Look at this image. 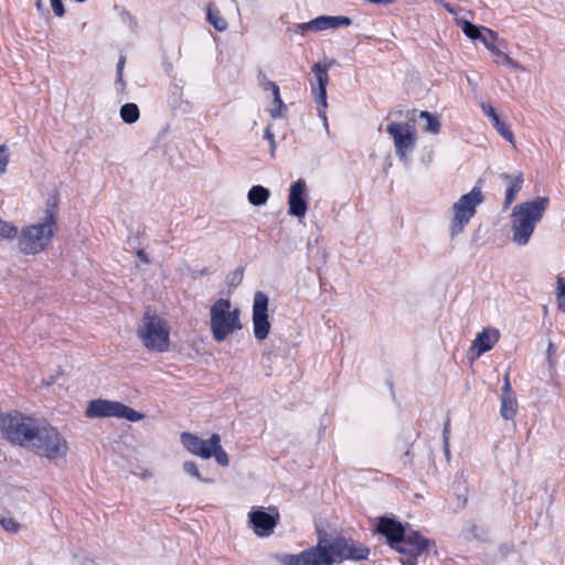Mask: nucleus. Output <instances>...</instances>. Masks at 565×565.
<instances>
[{
	"mask_svg": "<svg viewBox=\"0 0 565 565\" xmlns=\"http://www.w3.org/2000/svg\"><path fill=\"white\" fill-rule=\"evenodd\" d=\"M3 428L11 443L50 460L62 458L68 451L66 439L45 422L15 415L3 420Z\"/></svg>",
	"mask_w": 565,
	"mask_h": 565,
	"instance_id": "obj_1",
	"label": "nucleus"
},
{
	"mask_svg": "<svg viewBox=\"0 0 565 565\" xmlns=\"http://www.w3.org/2000/svg\"><path fill=\"white\" fill-rule=\"evenodd\" d=\"M550 205L547 196H537L512 207L510 215V239L519 247L526 246L544 218Z\"/></svg>",
	"mask_w": 565,
	"mask_h": 565,
	"instance_id": "obj_2",
	"label": "nucleus"
},
{
	"mask_svg": "<svg viewBox=\"0 0 565 565\" xmlns=\"http://www.w3.org/2000/svg\"><path fill=\"white\" fill-rule=\"evenodd\" d=\"M170 326L157 312L147 309L138 326L137 335L150 352L163 353L170 347Z\"/></svg>",
	"mask_w": 565,
	"mask_h": 565,
	"instance_id": "obj_3",
	"label": "nucleus"
},
{
	"mask_svg": "<svg viewBox=\"0 0 565 565\" xmlns=\"http://www.w3.org/2000/svg\"><path fill=\"white\" fill-rule=\"evenodd\" d=\"M241 310L228 299H217L210 308V330L216 342L242 329Z\"/></svg>",
	"mask_w": 565,
	"mask_h": 565,
	"instance_id": "obj_4",
	"label": "nucleus"
},
{
	"mask_svg": "<svg viewBox=\"0 0 565 565\" xmlns=\"http://www.w3.org/2000/svg\"><path fill=\"white\" fill-rule=\"evenodd\" d=\"M55 226V221L49 213L38 223L23 227L19 236L20 250L25 255H35L44 250L54 236Z\"/></svg>",
	"mask_w": 565,
	"mask_h": 565,
	"instance_id": "obj_5",
	"label": "nucleus"
},
{
	"mask_svg": "<svg viewBox=\"0 0 565 565\" xmlns=\"http://www.w3.org/2000/svg\"><path fill=\"white\" fill-rule=\"evenodd\" d=\"M319 534L324 542L327 553L331 556L332 565L345 561H364L370 555V550L358 541L321 531Z\"/></svg>",
	"mask_w": 565,
	"mask_h": 565,
	"instance_id": "obj_6",
	"label": "nucleus"
},
{
	"mask_svg": "<svg viewBox=\"0 0 565 565\" xmlns=\"http://www.w3.org/2000/svg\"><path fill=\"white\" fill-rule=\"evenodd\" d=\"M483 199L482 190L479 186H473L469 193L461 195L452 204L449 224V232L452 237L462 233L476 215L477 207L483 202Z\"/></svg>",
	"mask_w": 565,
	"mask_h": 565,
	"instance_id": "obj_7",
	"label": "nucleus"
},
{
	"mask_svg": "<svg viewBox=\"0 0 565 565\" xmlns=\"http://www.w3.org/2000/svg\"><path fill=\"white\" fill-rule=\"evenodd\" d=\"M180 439L184 448L192 455L203 459L214 457L222 467L230 465L228 456L221 445L220 435L213 434L207 440H204L191 433H182Z\"/></svg>",
	"mask_w": 565,
	"mask_h": 565,
	"instance_id": "obj_8",
	"label": "nucleus"
},
{
	"mask_svg": "<svg viewBox=\"0 0 565 565\" xmlns=\"http://www.w3.org/2000/svg\"><path fill=\"white\" fill-rule=\"evenodd\" d=\"M85 415L88 418L116 417L136 423L145 418L142 413L116 401L93 399L88 402Z\"/></svg>",
	"mask_w": 565,
	"mask_h": 565,
	"instance_id": "obj_9",
	"label": "nucleus"
},
{
	"mask_svg": "<svg viewBox=\"0 0 565 565\" xmlns=\"http://www.w3.org/2000/svg\"><path fill=\"white\" fill-rule=\"evenodd\" d=\"M279 565H332L331 556L327 553L324 542L318 533L315 546L297 554H279L275 556Z\"/></svg>",
	"mask_w": 565,
	"mask_h": 565,
	"instance_id": "obj_10",
	"label": "nucleus"
},
{
	"mask_svg": "<svg viewBox=\"0 0 565 565\" xmlns=\"http://www.w3.org/2000/svg\"><path fill=\"white\" fill-rule=\"evenodd\" d=\"M434 542L422 536L418 532H406L401 542L394 547L396 552L404 555L401 558L402 565H416L417 557L429 551Z\"/></svg>",
	"mask_w": 565,
	"mask_h": 565,
	"instance_id": "obj_11",
	"label": "nucleus"
},
{
	"mask_svg": "<svg viewBox=\"0 0 565 565\" xmlns=\"http://www.w3.org/2000/svg\"><path fill=\"white\" fill-rule=\"evenodd\" d=\"M387 134L393 138L395 153L399 160L407 162L409 153L416 146V134L408 122L392 121L386 127Z\"/></svg>",
	"mask_w": 565,
	"mask_h": 565,
	"instance_id": "obj_12",
	"label": "nucleus"
},
{
	"mask_svg": "<svg viewBox=\"0 0 565 565\" xmlns=\"http://www.w3.org/2000/svg\"><path fill=\"white\" fill-rule=\"evenodd\" d=\"M279 512L275 507L252 508L248 513V523L258 537L270 536L279 523Z\"/></svg>",
	"mask_w": 565,
	"mask_h": 565,
	"instance_id": "obj_13",
	"label": "nucleus"
},
{
	"mask_svg": "<svg viewBox=\"0 0 565 565\" xmlns=\"http://www.w3.org/2000/svg\"><path fill=\"white\" fill-rule=\"evenodd\" d=\"M329 64L316 63L312 66V73L316 77V83L311 84V92L315 96V102L317 104L318 116L323 122L324 129L328 131V117L326 109L328 107L327 102V85L329 82L328 71Z\"/></svg>",
	"mask_w": 565,
	"mask_h": 565,
	"instance_id": "obj_14",
	"label": "nucleus"
},
{
	"mask_svg": "<svg viewBox=\"0 0 565 565\" xmlns=\"http://www.w3.org/2000/svg\"><path fill=\"white\" fill-rule=\"evenodd\" d=\"M268 296L263 291H256L253 299V331L257 340L267 338L270 330L268 320Z\"/></svg>",
	"mask_w": 565,
	"mask_h": 565,
	"instance_id": "obj_15",
	"label": "nucleus"
},
{
	"mask_svg": "<svg viewBox=\"0 0 565 565\" xmlns=\"http://www.w3.org/2000/svg\"><path fill=\"white\" fill-rule=\"evenodd\" d=\"M307 210V185L305 180L299 179L289 188L288 213L300 218L306 215Z\"/></svg>",
	"mask_w": 565,
	"mask_h": 565,
	"instance_id": "obj_16",
	"label": "nucleus"
},
{
	"mask_svg": "<svg viewBox=\"0 0 565 565\" xmlns=\"http://www.w3.org/2000/svg\"><path fill=\"white\" fill-rule=\"evenodd\" d=\"M376 531L381 535L385 536L388 545L392 548H394L398 542H401L407 532L401 522L388 516H381L379 519Z\"/></svg>",
	"mask_w": 565,
	"mask_h": 565,
	"instance_id": "obj_17",
	"label": "nucleus"
},
{
	"mask_svg": "<svg viewBox=\"0 0 565 565\" xmlns=\"http://www.w3.org/2000/svg\"><path fill=\"white\" fill-rule=\"evenodd\" d=\"M500 339L499 330L494 328L483 329L476 335V339L472 342L471 350L475 352L476 356L479 358L483 353L490 351L494 344Z\"/></svg>",
	"mask_w": 565,
	"mask_h": 565,
	"instance_id": "obj_18",
	"label": "nucleus"
},
{
	"mask_svg": "<svg viewBox=\"0 0 565 565\" xmlns=\"http://www.w3.org/2000/svg\"><path fill=\"white\" fill-rule=\"evenodd\" d=\"M500 179L505 184V198L503 209H508L515 200L516 194L521 191L524 181L523 173L516 171L514 173H501Z\"/></svg>",
	"mask_w": 565,
	"mask_h": 565,
	"instance_id": "obj_19",
	"label": "nucleus"
},
{
	"mask_svg": "<svg viewBox=\"0 0 565 565\" xmlns=\"http://www.w3.org/2000/svg\"><path fill=\"white\" fill-rule=\"evenodd\" d=\"M315 20V26L316 32L330 30V29H338L342 26H349L351 25L352 21L348 17H332V15H320L317 17Z\"/></svg>",
	"mask_w": 565,
	"mask_h": 565,
	"instance_id": "obj_20",
	"label": "nucleus"
},
{
	"mask_svg": "<svg viewBox=\"0 0 565 565\" xmlns=\"http://www.w3.org/2000/svg\"><path fill=\"white\" fill-rule=\"evenodd\" d=\"M518 412V401L515 394H501L500 414L503 419L511 420Z\"/></svg>",
	"mask_w": 565,
	"mask_h": 565,
	"instance_id": "obj_21",
	"label": "nucleus"
},
{
	"mask_svg": "<svg viewBox=\"0 0 565 565\" xmlns=\"http://www.w3.org/2000/svg\"><path fill=\"white\" fill-rule=\"evenodd\" d=\"M270 196V192L263 185H253L248 191L247 199L252 205L260 206L266 204Z\"/></svg>",
	"mask_w": 565,
	"mask_h": 565,
	"instance_id": "obj_22",
	"label": "nucleus"
},
{
	"mask_svg": "<svg viewBox=\"0 0 565 565\" xmlns=\"http://www.w3.org/2000/svg\"><path fill=\"white\" fill-rule=\"evenodd\" d=\"M206 19L216 31L223 32L227 29L226 20L221 15L218 10L213 8L212 4L207 6Z\"/></svg>",
	"mask_w": 565,
	"mask_h": 565,
	"instance_id": "obj_23",
	"label": "nucleus"
},
{
	"mask_svg": "<svg viewBox=\"0 0 565 565\" xmlns=\"http://www.w3.org/2000/svg\"><path fill=\"white\" fill-rule=\"evenodd\" d=\"M139 117L140 111L136 104L127 103L120 107V118L124 122L134 124L139 119Z\"/></svg>",
	"mask_w": 565,
	"mask_h": 565,
	"instance_id": "obj_24",
	"label": "nucleus"
},
{
	"mask_svg": "<svg viewBox=\"0 0 565 565\" xmlns=\"http://www.w3.org/2000/svg\"><path fill=\"white\" fill-rule=\"evenodd\" d=\"M491 54L494 56V62L499 65H507L511 68L519 70L520 65L518 62L512 60L508 54L502 52L498 46L492 49Z\"/></svg>",
	"mask_w": 565,
	"mask_h": 565,
	"instance_id": "obj_25",
	"label": "nucleus"
},
{
	"mask_svg": "<svg viewBox=\"0 0 565 565\" xmlns=\"http://www.w3.org/2000/svg\"><path fill=\"white\" fill-rule=\"evenodd\" d=\"M462 33L470 40H480L483 30L467 20L459 21Z\"/></svg>",
	"mask_w": 565,
	"mask_h": 565,
	"instance_id": "obj_26",
	"label": "nucleus"
},
{
	"mask_svg": "<svg viewBox=\"0 0 565 565\" xmlns=\"http://www.w3.org/2000/svg\"><path fill=\"white\" fill-rule=\"evenodd\" d=\"M420 119L425 120L424 130L429 134H437L440 128L438 118L428 111H422L419 115Z\"/></svg>",
	"mask_w": 565,
	"mask_h": 565,
	"instance_id": "obj_27",
	"label": "nucleus"
},
{
	"mask_svg": "<svg viewBox=\"0 0 565 565\" xmlns=\"http://www.w3.org/2000/svg\"><path fill=\"white\" fill-rule=\"evenodd\" d=\"M258 82H259V86L263 88V90L271 92L273 98L277 99V100L279 99L280 89H279V86L275 82L269 81L263 73L259 74Z\"/></svg>",
	"mask_w": 565,
	"mask_h": 565,
	"instance_id": "obj_28",
	"label": "nucleus"
},
{
	"mask_svg": "<svg viewBox=\"0 0 565 565\" xmlns=\"http://www.w3.org/2000/svg\"><path fill=\"white\" fill-rule=\"evenodd\" d=\"M17 234L18 230L12 223L0 218V239H12Z\"/></svg>",
	"mask_w": 565,
	"mask_h": 565,
	"instance_id": "obj_29",
	"label": "nucleus"
},
{
	"mask_svg": "<svg viewBox=\"0 0 565 565\" xmlns=\"http://www.w3.org/2000/svg\"><path fill=\"white\" fill-rule=\"evenodd\" d=\"M0 524L7 532L10 533H17L21 529L20 523L14 518L9 515L1 516Z\"/></svg>",
	"mask_w": 565,
	"mask_h": 565,
	"instance_id": "obj_30",
	"label": "nucleus"
},
{
	"mask_svg": "<svg viewBox=\"0 0 565 565\" xmlns=\"http://www.w3.org/2000/svg\"><path fill=\"white\" fill-rule=\"evenodd\" d=\"M483 30V33L480 38V41L484 44V46L491 51L492 49H494L497 46L495 42H497V34L491 31L490 29H487V28H482Z\"/></svg>",
	"mask_w": 565,
	"mask_h": 565,
	"instance_id": "obj_31",
	"label": "nucleus"
},
{
	"mask_svg": "<svg viewBox=\"0 0 565 565\" xmlns=\"http://www.w3.org/2000/svg\"><path fill=\"white\" fill-rule=\"evenodd\" d=\"M492 125L503 138H505L510 142H513V134L510 131L508 126L503 121H501L500 118H495Z\"/></svg>",
	"mask_w": 565,
	"mask_h": 565,
	"instance_id": "obj_32",
	"label": "nucleus"
},
{
	"mask_svg": "<svg viewBox=\"0 0 565 565\" xmlns=\"http://www.w3.org/2000/svg\"><path fill=\"white\" fill-rule=\"evenodd\" d=\"M183 471L190 477H193L199 481H203L200 470L194 461L188 460L183 462Z\"/></svg>",
	"mask_w": 565,
	"mask_h": 565,
	"instance_id": "obj_33",
	"label": "nucleus"
},
{
	"mask_svg": "<svg viewBox=\"0 0 565 565\" xmlns=\"http://www.w3.org/2000/svg\"><path fill=\"white\" fill-rule=\"evenodd\" d=\"M57 203H58L57 196L50 195L46 200V209L44 211L43 216H47L50 213V214H52L53 221L56 222L55 215H56V210H57Z\"/></svg>",
	"mask_w": 565,
	"mask_h": 565,
	"instance_id": "obj_34",
	"label": "nucleus"
},
{
	"mask_svg": "<svg viewBox=\"0 0 565 565\" xmlns=\"http://www.w3.org/2000/svg\"><path fill=\"white\" fill-rule=\"evenodd\" d=\"M556 296L558 300V308H565V281L562 277L557 278V290Z\"/></svg>",
	"mask_w": 565,
	"mask_h": 565,
	"instance_id": "obj_35",
	"label": "nucleus"
},
{
	"mask_svg": "<svg viewBox=\"0 0 565 565\" xmlns=\"http://www.w3.org/2000/svg\"><path fill=\"white\" fill-rule=\"evenodd\" d=\"M286 106L279 96V99H274V106L269 109V114L273 118H280L282 117V109H285Z\"/></svg>",
	"mask_w": 565,
	"mask_h": 565,
	"instance_id": "obj_36",
	"label": "nucleus"
},
{
	"mask_svg": "<svg viewBox=\"0 0 565 565\" xmlns=\"http://www.w3.org/2000/svg\"><path fill=\"white\" fill-rule=\"evenodd\" d=\"M9 163V152L6 145L0 146V174L4 173Z\"/></svg>",
	"mask_w": 565,
	"mask_h": 565,
	"instance_id": "obj_37",
	"label": "nucleus"
},
{
	"mask_svg": "<svg viewBox=\"0 0 565 565\" xmlns=\"http://www.w3.org/2000/svg\"><path fill=\"white\" fill-rule=\"evenodd\" d=\"M295 32L301 35H305L308 32H316L315 20L297 24Z\"/></svg>",
	"mask_w": 565,
	"mask_h": 565,
	"instance_id": "obj_38",
	"label": "nucleus"
},
{
	"mask_svg": "<svg viewBox=\"0 0 565 565\" xmlns=\"http://www.w3.org/2000/svg\"><path fill=\"white\" fill-rule=\"evenodd\" d=\"M264 138L266 140H268L269 145H270V151H271V156H274L275 153V149H276V141H275V137H274V134L271 132L270 128L267 127L265 129V132H264Z\"/></svg>",
	"mask_w": 565,
	"mask_h": 565,
	"instance_id": "obj_39",
	"label": "nucleus"
},
{
	"mask_svg": "<svg viewBox=\"0 0 565 565\" xmlns=\"http://www.w3.org/2000/svg\"><path fill=\"white\" fill-rule=\"evenodd\" d=\"M50 1H51V6L53 8L54 13L57 17L64 15L65 10H64V6H63L62 1L61 0H50Z\"/></svg>",
	"mask_w": 565,
	"mask_h": 565,
	"instance_id": "obj_40",
	"label": "nucleus"
},
{
	"mask_svg": "<svg viewBox=\"0 0 565 565\" xmlns=\"http://www.w3.org/2000/svg\"><path fill=\"white\" fill-rule=\"evenodd\" d=\"M481 109L484 115L491 118L492 122L495 120V118H499L498 114L495 113L494 108L491 105L483 104L481 106Z\"/></svg>",
	"mask_w": 565,
	"mask_h": 565,
	"instance_id": "obj_41",
	"label": "nucleus"
},
{
	"mask_svg": "<svg viewBox=\"0 0 565 565\" xmlns=\"http://www.w3.org/2000/svg\"><path fill=\"white\" fill-rule=\"evenodd\" d=\"M443 437H444L445 452L447 456H449V422H447L445 425V428L443 431Z\"/></svg>",
	"mask_w": 565,
	"mask_h": 565,
	"instance_id": "obj_42",
	"label": "nucleus"
},
{
	"mask_svg": "<svg viewBox=\"0 0 565 565\" xmlns=\"http://www.w3.org/2000/svg\"><path fill=\"white\" fill-rule=\"evenodd\" d=\"M509 371L505 373L504 377H503V386H502V393L501 394H514V392L512 391V387H511V384H510V379H509Z\"/></svg>",
	"mask_w": 565,
	"mask_h": 565,
	"instance_id": "obj_43",
	"label": "nucleus"
},
{
	"mask_svg": "<svg viewBox=\"0 0 565 565\" xmlns=\"http://www.w3.org/2000/svg\"><path fill=\"white\" fill-rule=\"evenodd\" d=\"M125 65V57H120L117 64V73H118V81L121 82L122 79V70Z\"/></svg>",
	"mask_w": 565,
	"mask_h": 565,
	"instance_id": "obj_44",
	"label": "nucleus"
},
{
	"mask_svg": "<svg viewBox=\"0 0 565 565\" xmlns=\"http://www.w3.org/2000/svg\"><path fill=\"white\" fill-rule=\"evenodd\" d=\"M137 257L139 258V260L143 264H149V258H148V255L146 254L145 250L142 249H139L137 252Z\"/></svg>",
	"mask_w": 565,
	"mask_h": 565,
	"instance_id": "obj_45",
	"label": "nucleus"
},
{
	"mask_svg": "<svg viewBox=\"0 0 565 565\" xmlns=\"http://www.w3.org/2000/svg\"><path fill=\"white\" fill-rule=\"evenodd\" d=\"M242 279V273L235 271L232 274L231 284L237 285Z\"/></svg>",
	"mask_w": 565,
	"mask_h": 565,
	"instance_id": "obj_46",
	"label": "nucleus"
},
{
	"mask_svg": "<svg viewBox=\"0 0 565 565\" xmlns=\"http://www.w3.org/2000/svg\"><path fill=\"white\" fill-rule=\"evenodd\" d=\"M436 3L441 4L448 12L454 13V9L446 0H434Z\"/></svg>",
	"mask_w": 565,
	"mask_h": 565,
	"instance_id": "obj_47",
	"label": "nucleus"
},
{
	"mask_svg": "<svg viewBox=\"0 0 565 565\" xmlns=\"http://www.w3.org/2000/svg\"><path fill=\"white\" fill-rule=\"evenodd\" d=\"M371 3L374 4H390L393 3L395 0H367Z\"/></svg>",
	"mask_w": 565,
	"mask_h": 565,
	"instance_id": "obj_48",
	"label": "nucleus"
},
{
	"mask_svg": "<svg viewBox=\"0 0 565 565\" xmlns=\"http://www.w3.org/2000/svg\"><path fill=\"white\" fill-rule=\"evenodd\" d=\"M555 352V348L552 342L548 343L547 354L552 355Z\"/></svg>",
	"mask_w": 565,
	"mask_h": 565,
	"instance_id": "obj_49",
	"label": "nucleus"
},
{
	"mask_svg": "<svg viewBox=\"0 0 565 565\" xmlns=\"http://www.w3.org/2000/svg\"><path fill=\"white\" fill-rule=\"evenodd\" d=\"M150 476H151V473H150L148 470H145V471L140 475V477H141L142 479L149 478Z\"/></svg>",
	"mask_w": 565,
	"mask_h": 565,
	"instance_id": "obj_50",
	"label": "nucleus"
},
{
	"mask_svg": "<svg viewBox=\"0 0 565 565\" xmlns=\"http://www.w3.org/2000/svg\"><path fill=\"white\" fill-rule=\"evenodd\" d=\"M41 7H42V2H41V0H39V1L36 2V8L40 10V9H41Z\"/></svg>",
	"mask_w": 565,
	"mask_h": 565,
	"instance_id": "obj_51",
	"label": "nucleus"
},
{
	"mask_svg": "<svg viewBox=\"0 0 565 565\" xmlns=\"http://www.w3.org/2000/svg\"><path fill=\"white\" fill-rule=\"evenodd\" d=\"M565 313V308L561 309Z\"/></svg>",
	"mask_w": 565,
	"mask_h": 565,
	"instance_id": "obj_52",
	"label": "nucleus"
}]
</instances>
